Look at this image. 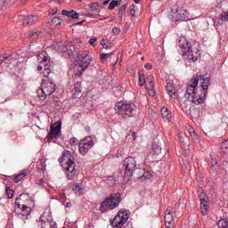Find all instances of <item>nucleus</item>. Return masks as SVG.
<instances>
[{
    "mask_svg": "<svg viewBox=\"0 0 228 228\" xmlns=\"http://www.w3.org/2000/svg\"><path fill=\"white\" fill-rule=\"evenodd\" d=\"M211 85L209 77L205 78L204 76H197L192 77L187 84V89L184 94L185 99L192 104H204L208 96V88Z\"/></svg>",
    "mask_w": 228,
    "mask_h": 228,
    "instance_id": "nucleus-1",
    "label": "nucleus"
},
{
    "mask_svg": "<svg viewBox=\"0 0 228 228\" xmlns=\"http://www.w3.org/2000/svg\"><path fill=\"white\" fill-rule=\"evenodd\" d=\"M37 72L43 74V79L41 84V89L37 91V96L40 101H45L48 95H53L56 90V85L54 82L49 80V74H51V58L47 56V53L43 52L37 55Z\"/></svg>",
    "mask_w": 228,
    "mask_h": 228,
    "instance_id": "nucleus-2",
    "label": "nucleus"
},
{
    "mask_svg": "<svg viewBox=\"0 0 228 228\" xmlns=\"http://www.w3.org/2000/svg\"><path fill=\"white\" fill-rule=\"evenodd\" d=\"M178 45L183 56H186L190 63H195L200 58V50L196 45H191L186 37H180L178 39Z\"/></svg>",
    "mask_w": 228,
    "mask_h": 228,
    "instance_id": "nucleus-3",
    "label": "nucleus"
},
{
    "mask_svg": "<svg viewBox=\"0 0 228 228\" xmlns=\"http://www.w3.org/2000/svg\"><path fill=\"white\" fill-rule=\"evenodd\" d=\"M63 161H65L68 179L72 180L76 177V174L77 173L76 169V159L70 151H65L62 154V158L59 159L60 163H63Z\"/></svg>",
    "mask_w": 228,
    "mask_h": 228,
    "instance_id": "nucleus-4",
    "label": "nucleus"
},
{
    "mask_svg": "<svg viewBox=\"0 0 228 228\" xmlns=\"http://www.w3.org/2000/svg\"><path fill=\"white\" fill-rule=\"evenodd\" d=\"M120 202H122V195H120L118 192L113 193L102 202L100 211L101 213H106V211L117 209Z\"/></svg>",
    "mask_w": 228,
    "mask_h": 228,
    "instance_id": "nucleus-5",
    "label": "nucleus"
},
{
    "mask_svg": "<svg viewBox=\"0 0 228 228\" xmlns=\"http://www.w3.org/2000/svg\"><path fill=\"white\" fill-rule=\"evenodd\" d=\"M117 111L120 117H134L136 115V104L131 102H119L116 104Z\"/></svg>",
    "mask_w": 228,
    "mask_h": 228,
    "instance_id": "nucleus-6",
    "label": "nucleus"
},
{
    "mask_svg": "<svg viewBox=\"0 0 228 228\" xmlns=\"http://www.w3.org/2000/svg\"><path fill=\"white\" fill-rule=\"evenodd\" d=\"M26 197V194H21L19 198L16 199L14 212L16 213L18 218L21 220H28L29 215H31V208L27 205H24L22 200Z\"/></svg>",
    "mask_w": 228,
    "mask_h": 228,
    "instance_id": "nucleus-7",
    "label": "nucleus"
},
{
    "mask_svg": "<svg viewBox=\"0 0 228 228\" xmlns=\"http://www.w3.org/2000/svg\"><path fill=\"white\" fill-rule=\"evenodd\" d=\"M53 49L58 51L60 54H62L65 58H69V56H72L74 53H76V47L67 43H61L58 41H54L53 44Z\"/></svg>",
    "mask_w": 228,
    "mask_h": 228,
    "instance_id": "nucleus-8",
    "label": "nucleus"
},
{
    "mask_svg": "<svg viewBox=\"0 0 228 228\" xmlns=\"http://www.w3.org/2000/svg\"><path fill=\"white\" fill-rule=\"evenodd\" d=\"M123 167L125 170V176L128 181L133 177L134 172L138 170V165L136 159L133 157H128L123 160Z\"/></svg>",
    "mask_w": 228,
    "mask_h": 228,
    "instance_id": "nucleus-9",
    "label": "nucleus"
},
{
    "mask_svg": "<svg viewBox=\"0 0 228 228\" xmlns=\"http://www.w3.org/2000/svg\"><path fill=\"white\" fill-rule=\"evenodd\" d=\"M130 215L131 213L129 212V210H120L111 222L112 227H124L125 224H127V220H129Z\"/></svg>",
    "mask_w": 228,
    "mask_h": 228,
    "instance_id": "nucleus-10",
    "label": "nucleus"
},
{
    "mask_svg": "<svg viewBox=\"0 0 228 228\" xmlns=\"http://www.w3.org/2000/svg\"><path fill=\"white\" fill-rule=\"evenodd\" d=\"M94 140L90 137H86L83 140H81L78 143V151L79 154L82 156H86V154L88 153V151L94 147Z\"/></svg>",
    "mask_w": 228,
    "mask_h": 228,
    "instance_id": "nucleus-11",
    "label": "nucleus"
},
{
    "mask_svg": "<svg viewBox=\"0 0 228 228\" xmlns=\"http://www.w3.org/2000/svg\"><path fill=\"white\" fill-rule=\"evenodd\" d=\"M61 134V122L57 121L51 126L50 132L48 133V142H53L57 138H60Z\"/></svg>",
    "mask_w": 228,
    "mask_h": 228,
    "instance_id": "nucleus-12",
    "label": "nucleus"
},
{
    "mask_svg": "<svg viewBox=\"0 0 228 228\" xmlns=\"http://www.w3.org/2000/svg\"><path fill=\"white\" fill-rule=\"evenodd\" d=\"M41 227L42 228H57L58 226L53 221V218L49 214L44 212L40 216Z\"/></svg>",
    "mask_w": 228,
    "mask_h": 228,
    "instance_id": "nucleus-13",
    "label": "nucleus"
},
{
    "mask_svg": "<svg viewBox=\"0 0 228 228\" xmlns=\"http://www.w3.org/2000/svg\"><path fill=\"white\" fill-rule=\"evenodd\" d=\"M172 211H174V208L172 207H167V208L166 209V213L164 216L166 228H174V225H175Z\"/></svg>",
    "mask_w": 228,
    "mask_h": 228,
    "instance_id": "nucleus-14",
    "label": "nucleus"
},
{
    "mask_svg": "<svg viewBox=\"0 0 228 228\" xmlns=\"http://www.w3.org/2000/svg\"><path fill=\"white\" fill-rule=\"evenodd\" d=\"M89 54L90 52H88V50H86L84 53L81 54V57L79 59V65L80 67H82L83 71L86 70V69H88L90 63L92 62V57Z\"/></svg>",
    "mask_w": 228,
    "mask_h": 228,
    "instance_id": "nucleus-15",
    "label": "nucleus"
},
{
    "mask_svg": "<svg viewBox=\"0 0 228 228\" xmlns=\"http://www.w3.org/2000/svg\"><path fill=\"white\" fill-rule=\"evenodd\" d=\"M188 11L183 7H179L173 12L172 17L174 20H186L188 19Z\"/></svg>",
    "mask_w": 228,
    "mask_h": 228,
    "instance_id": "nucleus-16",
    "label": "nucleus"
},
{
    "mask_svg": "<svg viewBox=\"0 0 228 228\" xmlns=\"http://www.w3.org/2000/svg\"><path fill=\"white\" fill-rule=\"evenodd\" d=\"M200 209H201V213L202 215H208V200H209V199L208 198V196L206 195V193L202 191H200Z\"/></svg>",
    "mask_w": 228,
    "mask_h": 228,
    "instance_id": "nucleus-17",
    "label": "nucleus"
},
{
    "mask_svg": "<svg viewBox=\"0 0 228 228\" xmlns=\"http://www.w3.org/2000/svg\"><path fill=\"white\" fill-rule=\"evenodd\" d=\"M120 4L122 5L120 6ZM118 5L120 6L118 11L119 22H122V16L126 15V10L127 8V0H120Z\"/></svg>",
    "mask_w": 228,
    "mask_h": 228,
    "instance_id": "nucleus-18",
    "label": "nucleus"
},
{
    "mask_svg": "<svg viewBox=\"0 0 228 228\" xmlns=\"http://www.w3.org/2000/svg\"><path fill=\"white\" fill-rule=\"evenodd\" d=\"M38 20V16L29 15L23 19L22 24L23 26H31V24H35Z\"/></svg>",
    "mask_w": 228,
    "mask_h": 228,
    "instance_id": "nucleus-19",
    "label": "nucleus"
},
{
    "mask_svg": "<svg viewBox=\"0 0 228 228\" xmlns=\"http://www.w3.org/2000/svg\"><path fill=\"white\" fill-rule=\"evenodd\" d=\"M61 13L65 17H69V19H79V13H77V12L74 10L72 11L62 10Z\"/></svg>",
    "mask_w": 228,
    "mask_h": 228,
    "instance_id": "nucleus-20",
    "label": "nucleus"
},
{
    "mask_svg": "<svg viewBox=\"0 0 228 228\" xmlns=\"http://www.w3.org/2000/svg\"><path fill=\"white\" fill-rule=\"evenodd\" d=\"M167 94L172 97V99H175L177 97V93H175V89H174V86L171 83H167Z\"/></svg>",
    "mask_w": 228,
    "mask_h": 228,
    "instance_id": "nucleus-21",
    "label": "nucleus"
},
{
    "mask_svg": "<svg viewBox=\"0 0 228 228\" xmlns=\"http://www.w3.org/2000/svg\"><path fill=\"white\" fill-rule=\"evenodd\" d=\"M74 97H79V94H81V82H77L74 85L73 89L71 90Z\"/></svg>",
    "mask_w": 228,
    "mask_h": 228,
    "instance_id": "nucleus-22",
    "label": "nucleus"
},
{
    "mask_svg": "<svg viewBox=\"0 0 228 228\" xmlns=\"http://www.w3.org/2000/svg\"><path fill=\"white\" fill-rule=\"evenodd\" d=\"M29 175V170H23L20 174L14 176L15 183H20V181H22L24 177H28Z\"/></svg>",
    "mask_w": 228,
    "mask_h": 228,
    "instance_id": "nucleus-23",
    "label": "nucleus"
},
{
    "mask_svg": "<svg viewBox=\"0 0 228 228\" xmlns=\"http://www.w3.org/2000/svg\"><path fill=\"white\" fill-rule=\"evenodd\" d=\"M146 88H154V86H156V83L154 82V76L150 75L148 76V77L146 78Z\"/></svg>",
    "mask_w": 228,
    "mask_h": 228,
    "instance_id": "nucleus-24",
    "label": "nucleus"
},
{
    "mask_svg": "<svg viewBox=\"0 0 228 228\" xmlns=\"http://www.w3.org/2000/svg\"><path fill=\"white\" fill-rule=\"evenodd\" d=\"M42 37H44L42 31H32L29 33L30 40H37V38H42Z\"/></svg>",
    "mask_w": 228,
    "mask_h": 228,
    "instance_id": "nucleus-25",
    "label": "nucleus"
},
{
    "mask_svg": "<svg viewBox=\"0 0 228 228\" xmlns=\"http://www.w3.org/2000/svg\"><path fill=\"white\" fill-rule=\"evenodd\" d=\"M106 184H108V186H110V188H113V186L117 184V178L115 177V175L109 176L106 179Z\"/></svg>",
    "mask_w": 228,
    "mask_h": 228,
    "instance_id": "nucleus-26",
    "label": "nucleus"
},
{
    "mask_svg": "<svg viewBox=\"0 0 228 228\" xmlns=\"http://www.w3.org/2000/svg\"><path fill=\"white\" fill-rule=\"evenodd\" d=\"M161 115L164 118H166L167 120H170V111L168 110V109L167 107H163L160 110Z\"/></svg>",
    "mask_w": 228,
    "mask_h": 228,
    "instance_id": "nucleus-27",
    "label": "nucleus"
},
{
    "mask_svg": "<svg viewBox=\"0 0 228 228\" xmlns=\"http://www.w3.org/2000/svg\"><path fill=\"white\" fill-rule=\"evenodd\" d=\"M180 142L182 145V149H184L185 151H190V142L186 137L183 139H180Z\"/></svg>",
    "mask_w": 228,
    "mask_h": 228,
    "instance_id": "nucleus-28",
    "label": "nucleus"
},
{
    "mask_svg": "<svg viewBox=\"0 0 228 228\" xmlns=\"http://www.w3.org/2000/svg\"><path fill=\"white\" fill-rule=\"evenodd\" d=\"M217 228H228V220L222 219L217 223Z\"/></svg>",
    "mask_w": 228,
    "mask_h": 228,
    "instance_id": "nucleus-29",
    "label": "nucleus"
},
{
    "mask_svg": "<svg viewBox=\"0 0 228 228\" xmlns=\"http://www.w3.org/2000/svg\"><path fill=\"white\" fill-rule=\"evenodd\" d=\"M147 83V79H145V75L143 73H139V85L140 86H143Z\"/></svg>",
    "mask_w": 228,
    "mask_h": 228,
    "instance_id": "nucleus-30",
    "label": "nucleus"
},
{
    "mask_svg": "<svg viewBox=\"0 0 228 228\" xmlns=\"http://www.w3.org/2000/svg\"><path fill=\"white\" fill-rule=\"evenodd\" d=\"M3 59L4 61H10V60H17V57L13 56V54L4 53Z\"/></svg>",
    "mask_w": 228,
    "mask_h": 228,
    "instance_id": "nucleus-31",
    "label": "nucleus"
},
{
    "mask_svg": "<svg viewBox=\"0 0 228 228\" xmlns=\"http://www.w3.org/2000/svg\"><path fill=\"white\" fill-rule=\"evenodd\" d=\"M219 19H220L221 20H224V22H228V12H222V13L219 15Z\"/></svg>",
    "mask_w": 228,
    "mask_h": 228,
    "instance_id": "nucleus-32",
    "label": "nucleus"
},
{
    "mask_svg": "<svg viewBox=\"0 0 228 228\" xmlns=\"http://www.w3.org/2000/svg\"><path fill=\"white\" fill-rule=\"evenodd\" d=\"M119 3L117 0H112L109 4V10H113L116 6H118Z\"/></svg>",
    "mask_w": 228,
    "mask_h": 228,
    "instance_id": "nucleus-33",
    "label": "nucleus"
},
{
    "mask_svg": "<svg viewBox=\"0 0 228 228\" xmlns=\"http://www.w3.org/2000/svg\"><path fill=\"white\" fill-rule=\"evenodd\" d=\"M113 53H102L100 55V58L102 60V61H106L108 58H110V56H112Z\"/></svg>",
    "mask_w": 228,
    "mask_h": 228,
    "instance_id": "nucleus-34",
    "label": "nucleus"
},
{
    "mask_svg": "<svg viewBox=\"0 0 228 228\" xmlns=\"http://www.w3.org/2000/svg\"><path fill=\"white\" fill-rule=\"evenodd\" d=\"M53 24H55V26H61L62 20L59 17H54L52 20Z\"/></svg>",
    "mask_w": 228,
    "mask_h": 228,
    "instance_id": "nucleus-35",
    "label": "nucleus"
},
{
    "mask_svg": "<svg viewBox=\"0 0 228 228\" xmlns=\"http://www.w3.org/2000/svg\"><path fill=\"white\" fill-rule=\"evenodd\" d=\"M92 12H97L99 10V3H93L90 4Z\"/></svg>",
    "mask_w": 228,
    "mask_h": 228,
    "instance_id": "nucleus-36",
    "label": "nucleus"
},
{
    "mask_svg": "<svg viewBox=\"0 0 228 228\" xmlns=\"http://www.w3.org/2000/svg\"><path fill=\"white\" fill-rule=\"evenodd\" d=\"M6 194H7L8 199H12L13 198V190L6 189Z\"/></svg>",
    "mask_w": 228,
    "mask_h": 228,
    "instance_id": "nucleus-37",
    "label": "nucleus"
},
{
    "mask_svg": "<svg viewBox=\"0 0 228 228\" xmlns=\"http://www.w3.org/2000/svg\"><path fill=\"white\" fill-rule=\"evenodd\" d=\"M151 175L150 172L143 173V175L141 176V179H151Z\"/></svg>",
    "mask_w": 228,
    "mask_h": 228,
    "instance_id": "nucleus-38",
    "label": "nucleus"
},
{
    "mask_svg": "<svg viewBox=\"0 0 228 228\" xmlns=\"http://www.w3.org/2000/svg\"><path fill=\"white\" fill-rule=\"evenodd\" d=\"M146 90H148V94L149 95H151V97H154V94H155L154 88L146 87Z\"/></svg>",
    "mask_w": 228,
    "mask_h": 228,
    "instance_id": "nucleus-39",
    "label": "nucleus"
},
{
    "mask_svg": "<svg viewBox=\"0 0 228 228\" xmlns=\"http://www.w3.org/2000/svg\"><path fill=\"white\" fill-rule=\"evenodd\" d=\"M112 33H113V35H119L120 34V28H118L117 27H114L112 28Z\"/></svg>",
    "mask_w": 228,
    "mask_h": 228,
    "instance_id": "nucleus-40",
    "label": "nucleus"
},
{
    "mask_svg": "<svg viewBox=\"0 0 228 228\" xmlns=\"http://www.w3.org/2000/svg\"><path fill=\"white\" fill-rule=\"evenodd\" d=\"M69 143H70L71 145H77V139H76V138H71V139L69 140Z\"/></svg>",
    "mask_w": 228,
    "mask_h": 228,
    "instance_id": "nucleus-41",
    "label": "nucleus"
},
{
    "mask_svg": "<svg viewBox=\"0 0 228 228\" xmlns=\"http://www.w3.org/2000/svg\"><path fill=\"white\" fill-rule=\"evenodd\" d=\"M134 4H132L131 6H130V13H131V15H133V17H134Z\"/></svg>",
    "mask_w": 228,
    "mask_h": 228,
    "instance_id": "nucleus-42",
    "label": "nucleus"
},
{
    "mask_svg": "<svg viewBox=\"0 0 228 228\" xmlns=\"http://www.w3.org/2000/svg\"><path fill=\"white\" fill-rule=\"evenodd\" d=\"M144 69H146V70H151L152 69V65H151V63H146L144 65Z\"/></svg>",
    "mask_w": 228,
    "mask_h": 228,
    "instance_id": "nucleus-43",
    "label": "nucleus"
},
{
    "mask_svg": "<svg viewBox=\"0 0 228 228\" xmlns=\"http://www.w3.org/2000/svg\"><path fill=\"white\" fill-rule=\"evenodd\" d=\"M50 13H52V15H56V13H58V8L54 7L50 11Z\"/></svg>",
    "mask_w": 228,
    "mask_h": 228,
    "instance_id": "nucleus-44",
    "label": "nucleus"
},
{
    "mask_svg": "<svg viewBox=\"0 0 228 228\" xmlns=\"http://www.w3.org/2000/svg\"><path fill=\"white\" fill-rule=\"evenodd\" d=\"M189 133L191 136H197V134L195 133V130H193V128H190Z\"/></svg>",
    "mask_w": 228,
    "mask_h": 228,
    "instance_id": "nucleus-45",
    "label": "nucleus"
},
{
    "mask_svg": "<svg viewBox=\"0 0 228 228\" xmlns=\"http://www.w3.org/2000/svg\"><path fill=\"white\" fill-rule=\"evenodd\" d=\"M97 40V37H93L89 40V44L90 45H94V44H95V41Z\"/></svg>",
    "mask_w": 228,
    "mask_h": 228,
    "instance_id": "nucleus-46",
    "label": "nucleus"
},
{
    "mask_svg": "<svg viewBox=\"0 0 228 228\" xmlns=\"http://www.w3.org/2000/svg\"><path fill=\"white\" fill-rule=\"evenodd\" d=\"M102 46L103 47V49H110V46L105 42L102 43Z\"/></svg>",
    "mask_w": 228,
    "mask_h": 228,
    "instance_id": "nucleus-47",
    "label": "nucleus"
},
{
    "mask_svg": "<svg viewBox=\"0 0 228 228\" xmlns=\"http://www.w3.org/2000/svg\"><path fill=\"white\" fill-rule=\"evenodd\" d=\"M83 22H85V20L77 22V23H75V26H81V24H83Z\"/></svg>",
    "mask_w": 228,
    "mask_h": 228,
    "instance_id": "nucleus-48",
    "label": "nucleus"
},
{
    "mask_svg": "<svg viewBox=\"0 0 228 228\" xmlns=\"http://www.w3.org/2000/svg\"><path fill=\"white\" fill-rule=\"evenodd\" d=\"M77 188H79V183H75L74 187H73V190H77Z\"/></svg>",
    "mask_w": 228,
    "mask_h": 228,
    "instance_id": "nucleus-49",
    "label": "nucleus"
},
{
    "mask_svg": "<svg viewBox=\"0 0 228 228\" xmlns=\"http://www.w3.org/2000/svg\"><path fill=\"white\" fill-rule=\"evenodd\" d=\"M66 208H72V203L70 202L66 203Z\"/></svg>",
    "mask_w": 228,
    "mask_h": 228,
    "instance_id": "nucleus-50",
    "label": "nucleus"
},
{
    "mask_svg": "<svg viewBox=\"0 0 228 228\" xmlns=\"http://www.w3.org/2000/svg\"><path fill=\"white\" fill-rule=\"evenodd\" d=\"M132 136H134V141H135L136 140V133H134V132H132Z\"/></svg>",
    "mask_w": 228,
    "mask_h": 228,
    "instance_id": "nucleus-51",
    "label": "nucleus"
},
{
    "mask_svg": "<svg viewBox=\"0 0 228 228\" xmlns=\"http://www.w3.org/2000/svg\"><path fill=\"white\" fill-rule=\"evenodd\" d=\"M109 3H110V0H105V1H103V4H104V5L109 4Z\"/></svg>",
    "mask_w": 228,
    "mask_h": 228,
    "instance_id": "nucleus-52",
    "label": "nucleus"
},
{
    "mask_svg": "<svg viewBox=\"0 0 228 228\" xmlns=\"http://www.w3.org/2000/svg\"><path fill=\"white\" fill-rule=\"evenodd\" d=\"M123 228H133V226H131V224H126L125 227Z\"/></svg>",
    "mask_w": 228,
    "mask_h": 228,
    "instance_id": "nucleus-53",
    "label": "nucleus"
},
{
    "mask_svg": "<svg viewBox=\"0 0 228 228\" xmlns=\"http://www.w3.org/2000/svg\"><path fill=\"white\" fill-rule=\"evenodd\" d=\"M215 165H216V161L214 160V162H212V167H215Z\"/></svg>",
    "mask_w": 228,
    "mask_h": 228,
    "instance_id": "nucleus-54",
    "label": "nucleus"
},
{
    "mask_svg": "<svg viewBox=\"0 0 228 228\" xmlns=\"http://www.w3.org/2000/svg\"><path fill=\"white\" fill-rule=\"evenodd\" d=\"M134 3L138 4V3H140V0H134Z\"/></svg>",
    "mask_w": 228,
    "mask_h": 228,
    "instance_id": "nucleus-55",
    "label": "nucleus"
},
{
    "mask_svg": "<svg viewBox=\"0 0 228 228\" xmlns=\"http://www.w3.org/2000/svg\"><path fill=\"white\" fill-rule=\"evenodd\" d=\"M0 65H3V59H0Z\"/></svg>",
    "mask_w": 228,
    "mask_h": 228,
    "instance_id": "nucleus-56",
    "label": "nucleus"
},
{
    "mask_svg": "<svg viewBox=\"0 0 228 228\" xmlns=\"http://www.w3.org/2000/svg\"><path fill=\"white\" fill-rule=\"evenodd\" d=\"M160 151H161V148H159V149H158V152H159Z\"/></svg>",
    "mask_w": 228,
    "mask_h": 228,
    "instance_id": "nucleus-57",
    "label": "nucleus"
},
{
    "mask_svg": "<svg viewBox=\"0 0 228 228\" xmlns=\"http://www.w3.org/2000/svg\"><path fill=\"white\" fill-rule=\"evenodd\" d=\"M81 190H82L81 188H78V191H81Z\"/></svg>",
    "mask_w": 228,
    "mask_h": 228,
    "instance_id": "nucleus-58",
    "label": "nucleus"
},
{
    "mask_svg": "<svg viewBox=\"0 0 228 228\" xmlns=\"http://www.w3.org/2000/svg\"><path fill=\"white\" fill-rule=\"evenodd\" d=\"M144 57L142 58V60H143Z\"/></svg>",
    "mask_w": 228,
    "mask_h": 228,
    "instance_id": "nucleus-59",
    "label": "nucleus"
},
{
    "mask_svg": "<svg viewBox=\"0 0 228 228\" xmlns=\"http://www.w3.org/2000/svg\"><path fill=\"white\" fill-rule=\"evenodd\" d=\"M78 1H81V0H78Z\"/></svg>",
    "mask_w": 228,
    "mask_h": 228,
    "instance_id": "nucleus-60",
    "label": "nucleus"
},
{
    "mask_svg": "<svg viewBox=\"0 0 228 228\" xmlns=\"http://www.w3.org/2000/svg\"><path fill=\"white\" fill-rule=\"evenodd\" d=\"M63 228H65V227H63Z\"/></svg>",
    "mask_w": 228,
    "mask_h": 228,
    "instance_id": "nucleus-61",
    "label": "nucleus"
}]
</instances>
